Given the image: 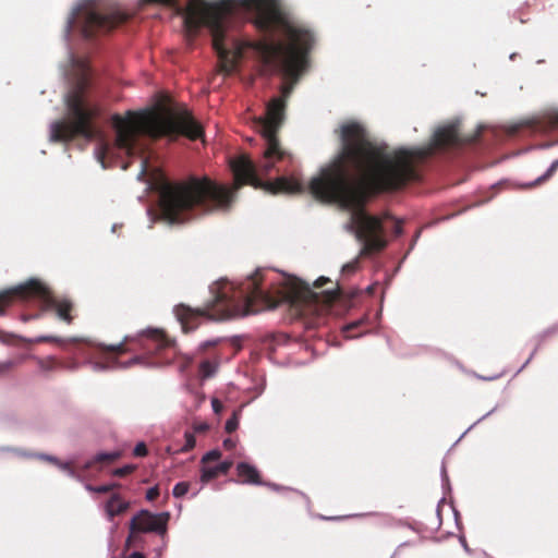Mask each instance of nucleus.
I'll return each instance as SVG.
<instances>
[{"label":"nucleus","mask_w":558,"mask_h":558,"mask_svg":"<svg viewBox=\"0 0 558 558\" xmlns=\"http://www.w3.org/2000/svg\"><path fill=\"white\" fill-rule=\"evenodd\" d=\"M144 3H162L172 7L183 16L190 32L206 26L219 59L220 70L226 74L236 69L238 61L245 57L258 59L268 72H278L284 78L281 96L272 98L263 116L255 117L254 128L265 141V150L255 166L247 156L231 161L235 185L216 184L208 178H191L174 185L165 184L159 194V213L151 221L180 225L203 213L226 209L240 185L250 183L272 194H298L312 191V182L325 169L341 167L348 180L353 170L376 186H393L410 173L409 168H398L400 154H387L371 145L364 129L355 122L341 128L342 150L329 165L323 167L307 184L299 175H282L274 182H262L277 163L291 158L280 145L277 132L284 120L286 99L293 84L307 64V53L314 45V34L303 23L286 13L279 0H225L210 4L204 0H142ZM323 202H325L323 199Z\"/></svg>","instance_id":"obj_1"},{"label":"nucleus","mask_w":558,"mask_h":558,"mask_svg":"<svg viewBox=\"0 0 558 558\" xmlns=\"http://www.w3.org/2000/svg\"><path fill=\"white\" fill-rule=\"evenodd\" d=\"M457 122H451L437 128L434 132L432 142L427 146L388 149L385 146H378L371 142V145L377 150L387 154H396L400 157L398 168H409V175L400 183L393 186H376L365 180L359 170H353L348 180L343 177L341 167H331L325 169L318 178L312 182L314 194L326 203H333L350 211L349 222L345 229L354 232L355 238L363 243L360 254L371 255L383 250L386 241L383 239V231L391 228L396 235L402 233L401 222L396 219L380 220L367 215L363 209V203L366 196V190H395L404 185L410 180L416 178V167L427 156L436 149L453 146L462 142L458 134ZM475 137H468L463 142H473Z\"/></svg>","instance_id":"obj_2"},{"label":"nucleus","mask_w":558,"mask_h":558,"mask_svg":"<svg viewBox=\"0 0 558 558\" xmlns=\"http://www.w3.org/2000/svg\"><path fill=\"white\" fill-rule=\"evenodd\" d=\"M210 292L214 301L206 308L194 310L184 304L174 307V315L184 332L195 329L205 317L226 319L246 316L274 308L281 302L301 306L331 302L336 296V292L330 290L320 295L298 278L272 270H258L239 284L218 281L210 287Z\"/></svg>","instance_id":"obj_3"},{"label":"nucleus","mask_w":558,"mask_h":558,"mask_svg":"<svg viewBox=\"0 0 558 558\" xmlns=\"http://www.w3.org/2000/svg\"><path fill=\"white\" fill-rule=\"evenodd\" d=\"M112 126L114 141L109 143L100 140L95 149V156L102 168L124 156L142 154L147 145L145 136L182 133L195 140L203 134L202 126L186 109H172L163 105L138 112L128 111L124 117L116 114L112 117Z\"/></svg>","instance_id":"obj_4"},{"label":"nucleus","mask_w":558,"mask_h":558,"mask_svg":"<svg viewBox=\"0 0 558 558\" xmlns=\"http://www.w3.org/2000/svg\"><path fill=\"white\" fill-rule=\"evenodd\" d=\"M70 69L65 72L73 87L65 97L66 117L54 121L49 128L51 142H68L75 135L89 140L95 135L90 119L96 114V108L84 98V87L87 80V63L85 59L70 54Z\"/></svg>","instance_id":"obj_5"},{"label":"nucleus","mask_w":558,"mask_h":558,"mask_svg":"<svg viewBox=\"0 0 558 558\" xmlns=\"http://www.w3.org/2000/svg\"><path fill=\"white\" fill-rule=\"evenodd\" d=\"M96 1L97 0H80L66 22V36H69L73 26H77L82 35L88 38L96 31H109L128 19V15L118 9L108 13L100 12L96 7Z\"/></svg>","instance_id":"obj_6"},{"label":"nucleus","mask_w":558,"mask_h":558,"mask_svg":"<svg viewBox=\"0 0 558 558\" xmlns=\"http://www.w3.org/2000/svg\"><path fill=\"white\" fill-rule=\"evenodd\" d=\"M12 295L19 296L21 299H31L36 298L39 300L41 306L45 310H54L60 319L71 323L72 317L69 312L72 307V304L69 300L62 299L58 300L51 295L48 288L44 286L41 282L35 279H31L29 281L19 284L10 290L3 291L0 293V314L3 313V307L10 303V299Z\"/></svg>","instance_id":"obj_7"},{"label":"nucleus","mask_w":558,"mask_h":558,"mask_svg":"<svg viewBox=\"0 0 558 558\" xmlns=\"http://www.w3.org/2000/svg\"><path fill=\"white\" fill-rule=\"evenodd\" d=\"M168 520V512L154 514L146 510H142L130 521V530L132 532H156L163 534L167 530Z\"/></svg>","instance_id":"obj_8"},{"label":"nucleus","mask_w":558,"mask_h":558,"mask_svg":"<svg viewBox=\"0 0 558 558\" xmlns=\"http://www.w3.org/2000/svg\"><path fill=\"white\" fill-rule=\"evenodd\" d=\"M130 508V501L120 494H112L102 505L108 521L113 522L114 518L123 514Z\"/></svg>","instance_id":"obj_9"},{"label":"nucleus","mask_w":558,"mask_h":558,"mask_svg":"<svg viewBox=\"0 0 558 558\" xmlns=\"http://www.w3.org/2000/svg\"><path fill=\"white\" fill-rule=\"evenodd\" d=\"M236 472L242 483L245 484H262L257 469L246 462H241L236 465Z\"/></svg>","instance_id":"obj_10"},{"label":"nucleus","mask_w":558,"mask_h":558,"mask_svg":"<svg viewBox=\"0 0 558 558\" xmlns=\"http://www.w3.org/2000/svg\"><path fill=\"white\" fill-rule=\"evenodd\" d=\"M231 466H232V462L231 461H223V462H221L220 464H218L216 466L203 468L202 475H201V481L203 483H207L210 480H213L216 476H218V474L227 473Z\"/></svg>","instance_id":"obj_11"},{"label":"nucleus","mask_w":558,"mask_h":558,"mask_svg":"<svg viewBox=\"0 0 558 558\" xmlns=\"http://www.w3.org/2000/svg\"><path fill=\"white\" fill-rule=\"evenodd\" d=\"M218 368V363L211 361H204L199 365L201 377L207 379L213 377Z\"/></svg>","instance_id":"obj_12"},{"label":"nucleus","mask_w":558,"mask_h":558,"mask_svg":"<svg viewBox=\"0 0 558 558\" xmlns=\"http://www.w3.org/2000/svg\"><path fill=\"white\" fill-rule=\"evenodd\" d=\"M120 457V452L112 451V452H100L95 456L93 461L85 464V469H88L92 466L94 462H111L117 460Z\"/></svg>","instance_id":"obj_13"},{"label":"nucleus","mask_w":558,"mask_h":558,"mask_svg":"<svg viewBox=\"0 0 558 558\" xmlns=\"http://www.w3.org/2000/svg\"><path fill=\"white\" fill-rule=\"evenodd\" d=\"M557 168H558V159L550 165V167L548 168V170L546 171L545 174L538 177L534 182L525 184V186L532 187L536 184L544 182L546 179H548L550 175H553V173L556 171Z\"/></svg>","instance_id":"obj_14"},{"label":"nucleus","mask_w":558,"mask_h":558,"mask_svg":"<svg viewBox=\"0 0 558 558\" xmlns=\"http://www.w3.org/2000/svg\"><path fill=\"white\" fill-rule=\"evenodd\" d=\"M145 333L147 335V337L155 339L158 342L159 348L168 345V342L160 330L148 329L145 331Z\"/></svg>","instance_id":"obj_15"},{"label":"nucleus","mask_w":558,"mask_h":558,"mask_svg":"<svg viewBox=\"0 0 558 558\" xmlns=\"http://www.w3.org/2000/svg\"><path fill=\"white\" fill-rule=\"evenodd\" d=\"M184 438L185 444L177 452H187L195 447L196 440L192 433H185Z\"/></svg>","instance_id":"obj_16"},{"label":"nucleus","mask_w":558,"mask_h":558,"mask_svg":"<svg viewBox=\"0 0 558 558\" xmlns=\"http://www.w3.org/2000/svg\"><path fill=\"white\" fill-rule=\"evenodd\" d=\"M80 340H81L80 338L63 339V338H58V337H52V336H41V337H38L36 339V342L53 341V342L63 344V343H66V342H76V341H80Z\"/></svg>","instance_id":"obj_17"},{"label":"nucleus","mask_w":558,"mask_h":558,"mask_svg":"<svg viewBox=\"0 0 558 558\" xmlns=\"http://www.w3.org/2000/svg\"><path fill=\"white\" fill-rule=\"evenodd\" d=\"M57 466L66 472V474L73 478H76V480H81V476L78 474H76V472L72 469L71 466V463L69 462H62L59 460V462L57 463Z\"/></svg>","instance_id":"obj_18"},{"label":"nucleus","mask_w":558,"mask_h":558,"mask_svg":"<svg viewBox=\"0 0 558 558\" xmlns=\"http://www.w3.org/2000/svg\"><path fill=\"white\" fill-rule=\"evenodd\" d=\"M239 426V413L238 412H234L232 417H230L227 422H226V430L228 433H232L234 432Z\"/></svg>","instance_id":"obj_19"},{"label":"nucleus","mask_w":558,"mask_h":558,"mask_svg":"<svg viewBox=\"0 0 558 558\" xmlns=\"http://www.w3.org/2000/svg\"><path fill=\"white\" fill-rule=\"evenodd\" d=\"M189 492V484L185 482H180L173 487V496L179 498L184 496Z\"/></svg>","instance_id":"obj_20"},{"label":"nucleus","mask_w":558,"mask_h":558,"mask_svg":"<svg viewBox=\"0 0 558 558\" xmlns=\"http://www.w3.org/2000/svg\"><path fill=\"white\" fill-rule=\"evenodd\" d=\"M179 357L181 359L179 369L181 373H183L189 367V365L193 362L194 357L186 353L179 354Z\"/></svg>","instance_id":"obj_21"},{"label":"nucleus","mask_w":558,"mask_h":558,"mask_svg":"<svg viewBox=\"0 0 558 558\" xmlns=\"http://www.w3.org/2000/svg\"><path fill=\"white\" fill-rule=\"evenodd\" d=\"M357 264H359V258H354L353 260L347 263L345 265L342 266V274L343 275H347V274H351L353 271H355V269L357 268Z\"/></svg>","instance_id":"obj_22"},{"label":"nucleus","mask_w":558,"mask_h":558,"mask_svg":"<svg viewBox=\"0 0 558 558\" xmlns=\"http://www.w3.org/2000/svg\"><path fill=\"white\" fill-rule=\"evenodd\" d=\"M219 458H220V452L218 450H211V451L207 452L203 457L202 461L204 463H206V462H209V461L218 460Z\"/></svg>","instance_id":"obj_23"},{"label":"nucleus","mask_w":558,"mask_h":558,"mask_svg":"<svg viewBox=\"0 0 558 558\" xmlns=\"http://www.w3.org/2000/svg\"><path fill=\"white\" fill-rule=\"evenodd\" d=\"M134 456L136 457H144L146 456L147 453V449H146V446L144 442H140L135 446L134 448V451H133Z\"/></svg>","instance_id":"obj_24"},{"label":"nucleus","mask_w":558,"mask_h":558,"mask_svg":"<svg viewBox=\"0 0 558 558\" xmlns=\"http://www.w3.org/2000/svg\"><path fill=\"white\" fill-rule=\"evenodd\" d=\"M116 487H118L117 484L96 486L95 493H99V494L109 493Z\"/></svg>","instance_id":"obj_25"},{"label":"nucleus","mask_w":558,"mask_h":558,"mask_svg":"<svg viewBox=\"0 0 558 558\" xmlns=\"http://www.w3.org/2000/svg\"><path fill=\"white\" fill-rule=\"evenodd\" d=\"M14 366V362L11 360L0 362V374L9 372Z\"/></svg>","instance_id":"obj_26"},{"label":"nucleus","mask_w":558,"mask_h":558,"mask_svg":"<svg viewBox=\"0 0 558 558\" xmlns=\"http://www.w3.org/2000/svg\"><path fill=\"white\" fill-rule=\"evenodd\" d=\"M209 428V425L206 422H196L193 424V429L196 433H204Z\"/></svg>","instance_id":"obj_27"},{"label":"nucleus","mask_w":558,"mask_h":558,"mask_svg":"<svg viewBox=\"0 0 558 558\" xmlns=\"http://www.w3.org/2000/svg\"><path fill=\"white\" fill-rule=\"evenodd\" d=\"M132 471H133V466L132 465H126L124 468L116 469L113 471V475H116V476H123V475H125V474H128V473H130Z\"/></svg>","instance_id":"obj_28"},{"label":"nucleus","mask_w":558,"mask_h":558,"mask_svg":"<svg viewBox=\"0 0 558 558\" xmlns=\"http://www.w3.org/2000/svg\"><path fill=\"white\" fill-rule=\"evenodd\" d=\"M211 408H213V411H214L216 414L221 413V412H222V410H223V405H222V403H221L218 399H216V398H214V399L211 400Z\"/></svg>","instance_id":"obj_29"},{"label":"nucleus","mask_w":558,"mask_h":558,"mask_svg":"<svg viewBox=\"0 0 558 558\" xmlns=\"http://www.w3.org/2000/svg\"><path fill=\"white\" fill-rule=\"evenodd\" d=\"M158 495H159L158 488L157 487H151V488H149L147 490L146 498L148 500H154L155 498H157Z\"/></svg>","instance_id":"obj_30"},{"label":"nucleus","mask_w":558,"mask_h":558,"mask_svg":"<svg viewBox=\"0 0 558 558\" xmlns=\"http://www.w3.org/2000/svg\"><path fill=\"white\" fill-rule=\"evenodd\" d=\"M90 364H92V367L94 371H104V369L110 367V365H106L101 362H92Z\"/></svg>","instance_id":"obj_31"},{"label":"nucleus","mask_w":558,"mask_h":558,"mask_svg":"<svg viewBox=\"0 0 558 558\" xmlns=\"http://www.w3.org/2000/svg\"><path fill=\"white\" fill-rule=\"evenodd\" d=\"M146 171H147L146 161L144 159H142V161H141V172L137 175L138 180H141L144 177Z\"/></svg>","instance_id":"obj_32"},{"label":"nucleus","mask_w":558,"mask_h":558,"mask_svg":"<svg viewBox=\"0 0 558 558\" xmlns=\"http://www.w3.org/2000/svg\"><path fill=\"white\" fill-rule=\"evenodd\" d=\"M223 447L227 449H233L235 447V440L228 438L223 440Z\"/></svg>","instance_id":"obj_33"},{"label":"nucleus","mask_w":558,"mask_h":558,"mask_svg":"<svg viewBox=\"0 0 558 558\" xmlns=\"http://www.w3.org/2000/svg\"><path fill=\"white\" fill-rule=\"evenodd\" d=\"M360 324H361V320H356V322H354V323H352V324H350V325L345 326V327L343 328V332H344V333H347L349 330H351L352 328L357 327Z\"/></svg>","instance_id":"obj_34"},{"label":"nucleus","mask_w":558,"mask_h":558,"mask_svg":"<svg viewBox=\"0 0 558 558\" xmlns=\"http://www.w3.org/2000/svg\"><path fill=\"white\" fill-rule=\"evenodd\" d=\"M215 343H216V341L203 342V343L199 344L198 351H204V350H206V348H208L209 345H214Z\"/></svg>","instance_id":"obj_35"},{"label":"nucleus","mask_w":558,"mask_h":558,"mask_svg":"<svg viewBox=\"0 0 558 558\" xmlns=\"http://www.w3.org/2000/svg\"><path fill=\"white\" fill-rule=\"evenodd\" d=\"M41 459H45L53 464L57 465V463L59 462V460L56 458V457H52V456H40Z\"/></svg>","instance_id":"obj_36"},{"label":"nucleus","mask_w":558,"mask_h":558,"mask_svg":"<svg viewBox=\"0 0 558 558\" xmlns=\"http://www.w3.org/2000/svg\"><path fill=\"white\" fill-rule=\"evenodd\" d=\"M141 361H142V359H141V357H135V359L130 360V361H129L128 363H125L123 366H124V367H128V366H131V365H133V364H135V363H138V362H141Z\"/></svg>","instance_id":"obj_37"},{"label":"nucleus","mask_w":558,"mask_h":558,"mask_svg":"<svg viewBox=\"0 0 558 558\" xmlns=\"http://www.w3.org/2000/svg\"><path fill=\"white\" fill-rule=\"evenodd\" d=\"M122 345H123L122 343H119L117 345H111L108 349L111 351H120L122 349Z\"/></svg>","instance_id":"obj_38"},{"label":"nucleus","mask_w":558,"mask_h":558,"mask_svg":"<svg viewBox=\"0 0 558 558\" xmlns=\"http://www.w3.org/2000/svg\"><path fill=\"white\" fill-rule=\"evenodd\" d=\"M460 543L461 545L463 546V548L469 551V547H468V544H466V541L463 536L460 537Z\"/></svg>","instance_id":"obj_39"},{"label":"nucleus","mask_w":558,"mask_h":558,"mask_svg":"<svg viewBox=\"0 0 558 558\" xmlns=\"http://www.w3.org/2000/svg\"><path fill=\"white\" fill-rule=\"evenodd\" d=\"M85 488H86V490H88V492H93V493H95V488H96V486H92V485H89V484H86V485H85Z\"/></svg>","instance_id":"obj_40"},{"label":"nucleus","mask_w":558,"mask_h":558,"mask_svg":"<svg viewBox=\"0 0 558 558\" xmlns=\"http://www.w3.org/2000/svg\"><path fill=\"white\" fill-rule=\"evenodd\" d=\"M128 558H143V556L140 553H133Z\"/></svg>","instance_id":"obj_41"},{"label":"nucleus","mask_w":558,"mask_h":558,"mask_svg":"<svg viewBox=\"0 0 558 558\" xmlns=\"http://www.w3.org/2000/svg\"><path fill=\"white\" fill-rule=\"evenodd\" d=\"M327 280H328V279H326V278H324V277H323V278H319V279L316 281V284H317V286H322V284H323L325 281H327Z\"/></svg>","instance_id":"obj_42"},{"label":"nucleus","mask_w":558,"mask_h":558,"mask_svg":"<svg viewBox=\"0 0 558 558\" xmlns=\"http://www.w3.org/2000/svg\"><path fill=\"white\" fill-rule=\"evenodd\" d=\"M121 168H122V169H126V168H128V165H126V163H124L123 161H121Z\"/></svg>","instance_id":"obj_43"},{"label":"nucleus","mask_w":558,"mask_h":558,"mask_svg":"<svg viewBox=\"0 0 558 558\" xmlns=\"http://www.w3.org/2000/svg\"><path fill=\"white\" fill-rule=\"evenodd\" d=\"M556 122L558 123V114L556 116Z\"/></svg>","instance_id":"obj_44"}]
</instances>
